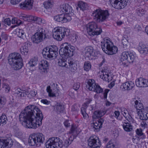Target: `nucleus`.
Segmentation results:
<instances>
[{"label": "nucleus", "mask_w": 148, "mask_h": 148, "mask_svg": "<svg viewBox=\"0 0 148 148\" xmlns=\"http://www.w3.org/2000/svg\"><path fill=\"white\" fill-rule=\"evenodd\" d=\"M58 49L56 46H51L44 48L42 53L43 57L46 59L56 57L58 54Z\"/></svg>", "instance_id": "nucleus-8"}, {"label": "nucleus", "mask_w": 148, "mask_h": 148, "mask_svg": "<svg viewBox=\"0 0 148 148\" xmlns=\"http://www.w3.org/2000/svg\"><path fill=\"white\" fill-rule=\"evenodd\" d=\"M103 122V120L102 119H100L93 123V128L94 129V131H98L99 130L101 127Z\"/></svg>", "instance_id": "nucleus-29"}, {"label": "nucleus", "mask_w": 148, "mask_h": 148, "mask_svg": "<svg viewBox=\"0 0 148 148\" xmlns=\"http://www.w3.org/2000/svg\"><path fill=\"white\" fill-rule=\"evenodd\" d=\"M91 65L90 62L89 61H87L84 63V69L86 71H89L91 68Z\"/></svg>", "instance_id": "nucleus-42"}, {"label": "nucleus", "mask_w": 148, "mask_h": 148, "mask_svg": "<svg viewBox=\"0 0 148 148\" xmlns=\"http://www.w3.org/2000/svg\"><path fill=\"white\" fill-rule=\"evenodd\" d=\"M34 22H36V23L39 25H41L45 23V20L40 17L36 16L35 17Z\"/></svg>", "instance_id": "nucleus-41"}, {"label": "nucleus", "mask_w": 148, "mask_h": 148, "mask_svg": "<svg viewBox=\"0 0 148 148\" xmlns=\"http://www.w3.org/2000/svg\"><path fill=\"white\" fill-rule=\"evenodd\" d=\"M88 143L91 148H100L101 146L100 140L96 136H90L88 139Z\"/></svg>", "instance_id": "nucleus-12"}, {"label": "nucleus", "mask_w": 148, "mask_h": 148, "mask_svg": "<svg viewBox=\"0 0 148 148\" xmlns=\"http://www.w3.org/2000/svg\"><path fill=\"white\" fill-rule=\"evenodd\" d=\"M134 101L135 103L134 106L137 110V113L138 115L142 112L143 110L145 108H143V105L142 103L139 102V101L135 99H133L132 101Z\"/></svg>", "instance_id": "nucleus-23"}, {"label": "nucleus", "mask_w": 148, "mask_h": 148, "mask_svg": "<svg viewBox=\"0 0 148 148\" xmlns=\"http://www.w3.org/2000/svg\"><path fill=\"white\" fill-rule=\"evenodd\" d=\"M63 145L62 140L58 137L50 138L46 142V148H61Z\"/></svg>", "instance_id": "nucleus-10"}, {"label": "nucleus", "mask_w": 148, "mask_h": 148, "mask_svg": "<svg viewBox=\"0 0 148 148\" xmlns=\"http://www.w3.org/2000/svg\"><path fill=\"white\" fill-rule=\"evenodd\" d=\"M93 91L97 93H100L102 92L103 89L98 84H97Z\"/></svg>", "instance_id": "nucleus-48"}, {"label": "nucleus", "mask_w": 148, "mask_h": 148, "mask_svg": "<svg viewBox=\"0 0 148 148\" xmlns=\"http://www.w3.org/2000/svg\"><path fill=\"white\" fill-rule=\"evenodd\" d=\"M77 127L76 125H72L70 131L69 132L70 134L73 133L75 132H76Z\"/></svg>", "instance_id": "nucleus-54"}, {"label": "nucleus", "mask_w": 148, "mask_h": 148, "mask_svg": "<svg viewBox=\"0 0 148 148\" xmlns=\"http://www.w3.org/2000/svg\"><path fill=\"white\" fill-rule=\"evenodd\" d=\"M80 84L79 82H77L75 83L73 85V88L75 90H77L79 89L80 87Z\"/></svg>", "instance_id": "nucleus-57"}, {"label": "nucleus", "mask_w": 148, "mask_h": 148, "mask_svg": "<svg viewBox=\"0 0 148 148\" xmlns=\"http://www.w3.org/2000/svg\"><path fill=\"white\" fill-rule=\"evenodd\" d=\"M60 10L65 14L70 15H73V10L72 7L68 4H63L60 6Z\"/></svg>", "instance_id": "nucleus-18"}, {"label": "nucleus", "mask_w": 148, "mask_h": 148, "mask_svg": "<svg viewBox=\"0 0 148 148\" xmlns=\"http://www.w3.org/2000/svg\"><path fill=\"white\" fill-rule=\"evenodd\" d=\"M0 120H1V124H5L6 123V121L7 120V118L5 115L2 114L0 117Z\"/></svg>", "instance_id": "nucleus-47"}, {"label": "nucleus", "mask_w": 148, "mask_h": 148, "mask_svg": "<svg viewBox=\"0 0 148 148\" xmlns=\"http://www.w3.org/2000/svg\"><path fill=\"white\" fill-rule=\"evenodd\" d=\"M102 32V29L100 27H98L97 26V27L95 30L94 31L92 32V36H94L95 35H98L100 34Z\"/></svg>", "instance_id": "nucleus-45"}, {"label": "nucleus", "mask_w": 148, "mask_h": 148, "mask_svg": "<svg viewBox=\"0 0 148 148\" xmlns=\"http://www.w3.org/2000/svg\"><path fill=\"white\" fill-rule=\"evenodd\" d=\"M44 140L45 138L43 134L38 133L29 137L28 143L30 146H38L42 143Z\"/></svg>", "instance_id": "nucleus-6"}, {"label": "nucleus", "mask_w": 148, "mask_h": 148, "mask_svg": "<svg viewBox=\"0 0 148 148\" xmlns=\"http://www.w3.org/2000/svg\"><path fill=\"white\" fill-rule=\"evenodd\" d=\"M37 94V92L36 90H31L29 93V92L28 95V97L29 98L34 97Z\"/></svg>", "instance_id": "nucleus-50"}, {"label": "nucleus", "mask_w": 148, "mask_h": 148, "mask_svg": "<svg viewBox=\"0 0 148 148\" xmlns=\"http://www.w3.org/2000/svg\"><path fill=\"white\" fill-rule=\"evenodd\" d=\"M45 30L42 28L38 27L36 32L32 37V41L33 42L38 44L43 41V36L46 37V34L44 33Z\"/></svg>", "instance_id": "nucleus-11"}, {"label": "nucleus", "mask_w": 148, "mask_h": 148, "mask_svg": "<svg viewBox=\"0 0 148 148\" xmlns=\"http://www.w3.org/2000/svg\"><path fill=\"white\" fill-rule=\"evenodd\" d=\"M69 14H62L56 16L54 17V20L58 22L62 23L69 22L71 19V16Z\"/></svg>", "instance_id": "nucleus-14"}, {"label": "nucleus", "mask_w": 148, "mask_h": 148, "mask_svg": "<svg viewBox=\"0 0 148 148\" xmlns=\"http://www.w3.org/2000/svg\"><path fill=\"white\" fill-rule=\"evenodd\" d=\"M108 92V90L106 89L105 90L104 92L103 93V97L104 99H106Z\"/></svg>", "instance_id": "nucleus-64"}, {"label": "nucleus", "mask_w": 148, "mask_h": 148, "mask_svg": "<svg viewBox=\"0 0 148 148\" xmlns=\"http://www.w3.org/2000/svg\"><path fill=\"white\" fill-rule=\"evenodd\" d=\"M147 79L142 77H140L136 80V84L137 86L140 87H146V82Z\"/></svg>", "instance_id": "nucleus-28"}, {"label": "nucleus", "mask_w": 148, "mask_h": 148, "mask_svg": "<svg viewBox=\"0 0 148 148\" xmlns=\"http://www.w3.org/2000/svg\"><path fill=\"white\" fill-rule=\"evenodd\" d=\"M116 143L112 140L109 141L106 145V148H117Z\"/></svg>", "instance_id": "nucleus-39"}, {"label": "nucleus", "mask_w": 148, "mask_h": 148, "mask_svg": "<svg viewBox=\"0 0 148 148\" xmlns=\"http://www.w3.org/2000/svg\"><path fill=\"white\" fill-rule=\"evenodd\" d=\"M72 140H73L72 138H71V137H70L68 139L66 140L64 142L65 146L66 147L68 146Z\"/></svg>", "instance_id": "nucleus-55"}, {"label": "nucleus", "mask_w": 148, "mask_h": 148, "mask_svg": "<svg viewBox=\"0 0 148 148\" xmlns=\"http://www.w3.org/2000/svg\"><path fill=\"white\" fill-rule=\"evenodd\" d=\"M12 140L10 138L4 139H0V148H4L8 147H10L13 144Z\"/></svg>", "instance_id": "nucleus-19"}, {"label": "nucleus", "mask_w": 148, "mask_h": 148, "mask_svg": "<svg viewBox=\"0 0 148 148\" xmlns=\"http://www.w3.org/2000/svg\"><path fill=\"white\" fill-rule=\"evenodd\" d=\"M138 50L141 55H146L148 54V45L142 43H140Z\"/></svg>", "instance_id": "nucleus-21"}, {"label": "nucleus", "mask_w": 148, "mask_h": 148, "mask_svg": "<svg viewBox=\"0 0 148 148\" xmlns=\"http://www.w3.org/2000/svg\"><path fill=\"white\" fill-rule=\"evenodd\" d=\"M20 121L26 123V127L35 129L42 124L43 116L40 109L34 105L26 107L19 115Z\"/></svg>", "instance_id": "nucleus-1"}, {"label": "nucleus", "mask_w": 148, "mask_h": 148, "mask_svg": "<svg viewBox=\"0 0 148 148\" xmlns=\"http://www.w3.org/2000/svg\"><path fill=\"white\" fill-rule=\"evenodd\" d=\"M48 66V62L45 60H43L39 62L38 68L42 72H47Z\"/></svg>", "instance_id": "nucleus-22"}, {"label": "nucleus", "mask_w": 148, "mask_h": 148, "mask_svg": "<svg viewBox=\"0 0 148 148\" xmlns=\"http://www.w3.org/2000/svg\"><path fill=\"white\" fill-rule=\"evenodd\" d=\"M78 38V37L77 36L76 34H73V36H72L70 37L71 40L73 42H75L76 40Z\"/></svg>", "instance_id": "nucleus-56"}, {"label": "nucleus", "mask_w": 148, "mask_h": 148, "mask_svg": "<svg viewBox=\"0 0 148 148\" xmlns=\"http://www.w3.org/2000/svg\"><path fill=\"white\" fill-rule=\"evenodd\" d=\"M142 111V112L139 115L140 119L142 120H148V107L145 108Z\"/></svg>", "instance_id": "nucleus-31"}, {"label": "nucleus", "mask_w": 148, "mask_h": 148, "mask_svg": "<svg viewBox=\"0 0 148 148\" xmlns=\"http://www.w3.org/2000/svg\"><path fill=\"white\" fill-rule=\"evenodd\" d=\"M70 30L64 27L55 28L53 31V36L56 40L61 41L65 36L70 34Z\"/></svg>", "instance_id": "nucleus-4"}, {"label": "nucleus", "mask_w": 148, "mask_h": 148, "mask_svg": "<svg viewBox=\"0 0 148 148\" xmlns=\"http://www.w3.org/2000/svg\"><path fill=\"white\" fill-rule=\"evenodd\" d=\"M54 4L53 0H48L45 1L43 5L45 8L47 9H49L53 6Z\"/></svg>", "instance_id": "nucleus-32"}, {"label": "nucleus", "mask_w": 148, "mask_h": 148, "mask_svg": "<svg viewBox=\"0 0 148 148\" xmlns=\"http://www.w3.org/2000/svg\"><path fill=\"white\" fill-rule=\"evenodd\" d=\"M99 74L100 77L103 80L110 82L112 80V77L111 76L109 70L106 67L104 68L100 71Z\"/></svg>", "instance_id": "nucleus-15"}, {"label": "nucleus", "mask_w": 148, "mask_h": 148, "mask_svg": "<svg viewBox=\"0 0 148 148\" xmlns=\"http://www.w3.org/2000/svg\"><path fill=\"white\" fill-rule=\"evenodd\" d=\"M46 90L48 93V95L49 97H56V94L52 92V90L50 86H47Z\"/></svg>", "instance_id": "nucleus-44"}, {"label": "nucleus", "mask_w": 148, "mask_h": 148, "mask_svg": "<svg viewBox=\"0 0 148 148\" xmlns=\"http://www.w3.org/2000/svg\"><path fill=\"white\" fill-rule=\"evenodd\" d=\"M41 101L42 103L47 105H49L50 103L49 101H48L46 99L42 100Z\"/></svg>", "instance_id": "nucleus-61"}, {"label": "nucleus", "mask_w": 148, "mask_h": 148, "mask_svg": "<svg viewBox=\"0 0 148 148\" xmlns=\"http://www.w3.org/2000/svg\"><path fill=\"white\" fill-rule=\"evenodd\" d=\"M20 51L22 54L26 55L27 53L28 52V48L27 46L24 45L21 47Z\"/></svg>", "instance_id": "nucleus-43"}, {"label": "nucleus", "mask_w": 148, "mask_h": 148, "mask_svg": "<svg viewBox=\"0 0 148 148\" xmlns=\"http://www.w3.org/2000/svg\"><path fill=\"white\" fill-rule=\"evenodd\" d=\"M86 88L90 91H93L97 85L95 81L93 79H89L87 82Z\"/></svg>", "instance_id": "nucleus-27"}, {"label": "nucleus", "mask_w": 148, "mask_h": 148, "mask_svg": "<svg viewBox=\"0 0 148 148\" xmlns=\"http://www.w3.org/2000/svg\"><path fill=\"white\" fill-rule=\"evenodd\" d=\"M16 93L18 95V97H26L28 95L29 92L27 90H17L16 91Z\"/></svg>", "instance_id": "nucleus-36"}, {"label": "nucleus", "mask_w": 148, "mask_h": 148, "mask_svg": "<svg viewBox=\"0 0 148 148\" xmlns=\"http://www.w3.org/2000/svg\"><path fill=\"white\" fill-rule=\"evenodd\" d=\"M18 20L17 18H12L11 21V22L12 24H17L18 23Z\"/></svg>", "instance_id": "nucleus-63"}, {"label": "nucleus", "mask_w": 148, "mask_h": 148, "mask_svg": "<svg viewBox=\"0 0 148 148\" xmlns=\"http://www.w3.org/2000/svg\"><path fill=\"white\" fill-rule=\"evenodd\" d=\"M114 116L117 119L120 120L121 119L119 117L120 112L119 111H115L114 112Z\"/></svg>", "instance_id": "nucleus-59"}, {"label": "nucleus", "mask_w": 148, "mask_h": 148, "mask_svg": "<svg viewBox=\"0 0 148 148\" xmlns=\"http://www.w3.org/2000/svg\"><path fill=\"white\" fill-rule=\"evenodd\" d=\"M62 47L60 49L59 52L60 55L66 57L72 56L74 54L75 48L73 46L67 42L63 43Z\"/></svg>", "instance_id": "nucleus-5"}, {"label": "nucleus", "mask_w": 148, "mask_h": 148, "mask_svg": "<svg viewBox=\"0 0 148 148\" xmlns=\"http://www.w3.org/2000/svg\"><path fill=\"white\" fill-rule=\"evenodd\" d=\"M87 106L86 105L83 106L81 108V112L84 118L85 119H87L88 117V115L86 113V110L87 108Z\"/></svg>", "instance_id": "nucleus-37"}, {"label": "nucleus", "mask_w": 148, "mask_h": 148, "mask_svg": "<svg viewBox=\"0 0 148 148\" xmlns=\"http://www.w3.org/2000/svg\"><path fill=\"white\" fill-rule=\"evenodd\" d=\"M34 0H25L19 5L20 8L23 9L30 10L32 8Z\"/></svg>", "instance_id": "nucleus-20"}, {"label": "nucleus", "mask_w": 148, "mask_h": 148, "mask_svg": "<svg viewBox=\"0 0 148 148\" xmlns=\"http://www.w3.org/2000/svg\"><path fill=\"white\" fill-rule=\"evenodd\" d=\"M93 20L95 22H91L87 25V30L88 34L92 36V33L97 27V25L96 23H101L106 20L108 18L109 14L107 10H103L98 8L94 10L92 14Z\"/></svg>", "instance_id": "nucleus-2"}, {"label": "nucleus", "mask_w": 148, "mask_h": 148, "mask_svg": "<svg viewBox=\"0 0 148 148\" xmlns=\"http://www.w3.org/2000/svg\"><path fill=\"white\" fill-rule=\"evenodd\" d=\"M6 101V99L5 97H0V108L1 107L5 104Z\"/></svg>", "instance_id": "nucleus-52"}, {"label": "nucleus", "mask_w": 148, "mask_h": 148, "mask_svg": "<svg viewBox=\"0 0 148 148\" xmlns=\"http://www.w3.org/2000/svg\"><path fill=\"white\" fill-rule=\"evenodd\" d=\"M20 1L18 0H11L10 3H11L13 5H15L18 4L19 3Z\"/></svg>", "instance_id": "nucleus-62"}, {"label": "nucleus", "mask_w": 148, "mask_h": 148, "mask_svg": "<svg viewBox=\"0 0 148 148\" xmlns=\"http://www.w3.org/2000/svg\"><path fill=\"white\" fill-rule=\"evenodd\" d=\"M16 34L19 38L24 40H26V37L24 31L22 29H17Z\"/></svg>", "instance_id": "nucleus-35"}, {"label": "nucleus", "mask_w": 148, "mask_h": 148, "mask_svg": "<svg viewBox=\"0 0 148 148\" xmlns=\"http://www.w3.org/2000/svg\"><path fill=\"white\" fill-rule=\"evenodd\" d=\"M126 122H122V125L125 131L127 132H130L133 130L132 125L130 124V123Z\"/></svg>", "instance_id": "nucleus-30"}, {"label": "nucleus", "mask_w": 148, "mask_h": 148, "mask_svg": "<svg viewBox=\"0 0 148 148\" xmlns=\"http://www.w3.org/2000/svg\"><path fill=\"white\" fill-rule=\"evenodd\" d=\"M117 51V47L116 46H114L113 45V46H112V47H111L107 51H106L105 53L109 55H111L116 53Z\"/></svg>", "instance_id": "nucleus-34"}, {"label": "nucleus", "mask_w": 148, "mask_h": 148, "mask_svg": "<svg viewBox=\"0 0 148 148\" xmlns=\"http://www.w3.org/2000/svg\"><path fill=\"white\" fill-rule=\"evenodd\" d=\"M67 60L62 58L59 59L58 62V64L59 66L62 67H69L71 72H75L77 69V65L73 62L71 59H69L67 62Z\"/></svg>", "instance_id": "nucleus-9"}, {"label": "nucleus", "mask_w": 148, "mask_h": 148, "mask_svg": "<svg viewBox=\"0 0 148 148\" xmlns=\"http://www.w3.org/2000/svg\"><path fill=\"white\" fill-rule=\"evenodd\" d=\"M56 108L57 110L60 112H63L64 110V107L60 104H58L56 106Z\"/></svg>", "instance_id": "nucleus-51"}, {"label": "nucleus", "mask_w": 148, "mask_h": 148, "mask_svg": "<svg viewBox=\"0 0 148 148\" xmlns=\"http://www.w3.org/2000/svg\"><path fill=\"white\" fill-rule=\"evenodd\" d=\"M78 5L79 7L83 10H86L88 8L87 4L82 1H79V2Z\"/></svg>", "instance_id": "nucleus-38"}, {"label": "nucleus", "mask_w": 148, "mask_h": 148, "mask_svg": "<svg viewBox=\"0 0 148 148\" xmlns=\"http://www.w3.org/2000/svg\"><path fill=\"white\" fill-rule=\"evenodd\" d=\"M10 58L8 59L9 63L13 66L15 70H18L22 67L23 64L21 55L17 53H14L11 54Z\"/></svg>", "instance_id": "nucleus-3"}, {"label": "nucleus", "mask_w": 148, "mask_h": 148, "mask_svg": "<svg viewBox=\"0 0 148 148\" xmlns=\"http://www.w3.org/2000/svg\"><path fill=\"white\" fill-rule=\"evenodd\" d=\"M112 7L116 9L124 8L127 5L128 0H110Z\"/></svg>", "instance_id": "nucleus-13"}, {"label": "nucleus", "mask_w": 148, "mask_h": 148, "mask_svg": "<svg viewBox=\"0 0 148 148\" xmlns=\"http://www.w3.org/2000/svg\"><path fill=\"white\" fill-rule=\"evenodd\" d=\"M140 125L142 127L145 128L147 127V124L146 123L145 121H142L140 123Z\"/></svg>", "instance_id": "nucleus-60"}, {"label": "nucleus", "mask_w": 148, "mask_h": 148, "mask_svg": "<svg viewBox=\"0 0 148 148\" xmlns=\"http://www.w3.org/2000/svg\"><path fill=\"white\" fill-rule=\"evenodd\" d=\"M101 48L105 53L106 51L112 47V46H113V42L108 38H105L103 42H101Z\"/></svg>", "instance_id": "nucleus-17"}, {"label": "nucleus", "mask_w": 148, "mask_h": 148, "mask_svg": "<svg viewBox=\"0 0 148 148\" xmlns=\"http://www.w3.org/2000/svg\"><path fill=\"white\" fill-rule=\"evenodd\" d=\"M35 16L30 15H26V16H23V19L25 21L31 22L32 21H34Z\"/></svg>", "instance_id": "nucleus-40"}, {"label": "nucleus", "mask_w": 148, "mask_h": 148, "mask_svg": "<svg viewBox=\"0 0 148 148\" xmlns=\"http://www.w3.org/2000/svg\"><path fill=\"white\" fill-rule=\"evenodd\" d=\"M136 134L139 137H141L142 138H145V136L143 133L142 132L141 129H137L136 130Z\"/></svg>", "instance_id": "nucleus-46"}, {"label": "nucleus", "mask_w": 148, "mask_h": 148, "mask_svg": "<svg viewBox=\"0 0 148 148\" xmlns=\"http://www.w3.org/2000/svg\"><path fill=\"white\" fill-rule=\"evenodd\" d=\"M3 86L5 92L8 93L9 92L10 90V87L8 84L3 83Z\"/></svg>", "instance_id": "nucleus-53"}, {"label": "nucleus", "mask_w": 148, "mask_h": 148, "mask_svg": "<svg viewBox=\"0 0 148 148\" xmlns=\"http://www.w3.org/2000/svg\"><path fill=\"white\" fill-rule=\"evenodd\" d=\"M4 22L5 24L10 25L11 24V21L10 18H7L4 20Z\"/></svg>", "instance_id": "nucleus-58"}, {"label": "nucleus", "mask_w": 148, "mask_h": 148, "mask_svg": "<svg viewBox=\"0 0 148 148\" xmlns=\"http://www.w3.org/2000/svg\"><path fill=\"white\" fill-rule=\"evenodd\" d=\"M146 12V11L143 8H139L136 10V12L140 16L143 15Z\"/></svg>", "instance_id": "nucleus-49"}, {"label": "nucleus", "mask_w": 148, "mask_h": 148, "mask_svg": "<svg viewBox=\"0 0 148 148\" xmlns=\"http://www.w3.org/2000/svg\"><path fill=\"white\" fill-rule=\"evenodd\" d=\"M135 86L134 83L132 81L127 82L122 84L121 87L125 90H129L132 89Z\"/></svg>", "instance_id": "nucleus-26"}, {"label": "nucleus", "mask_w": 148, "mask_h": 148, "mask_svg": "<svg viewBox=\"0 0 148 148\" xmlns=\"http://www.w3.org/2000/svg\"><path fill=\"white\" fill-rule=\"evenodd\" d=\"M84 53L85 56L88 58L89 60H92L96 56L95 51L91 47H86Z\"/></svg>", "instance_id": "nucleus-16"}, {"label": "nucleus", "mask_w": 148, "mask_h": 148, "mask_svg": "<svg viewBox=\"0 0 148 148\" xmlns=\"http://www.w3.org/2000/svg\"><path fill=\"white\" fill-rule=\"evenodd\" d=\"M121 112L125 119L130 123H133L134 119L129 115V113L127 110L125 108H121Z\"/></svg>", "instance_id": "nucleus-24"}, {"label": "nucleus", "mask_w": 148, "mask_h": 148, "mask_svg": "<svg viewBox=\"0 0 148 148\" xmlns=\"http://www.w3.org/2000/svg\"><path fill=\"white\" fill-rule=\"evenodd\" d=\"M106 112L102 110L96 111L92 115L93 118L95 119H98L104 115Z\"/></svg>", "instance_id": "nucleus-33"}, {"label": "nucleus", "mask_w": 148, "mask_h": 148, "mask_svg": "<svg viewBox=\"0 0 148 148\" xmlns=\"http://www.w3.org/2000/svg\"><path fill=\"white\" fill-rule=\"evenodd\" d=\"M38 60L34 58L31 59L27 64V67L30 70L32 71L35 68V66L37 64Z\"/></svg>", "instance_id": "nucleus-25"}, {"label": "nucleus", "mask_w": 148, "mask_h": 148, "mask_svg": "<svg viewBox=\"0 0 148 148\" xmlns=\"http://www.w3.org/2000/svg\"><path fill=\"white\" fill-rule=\"evenodd\" d=\"M135 58V55L133 53L125 51L121 54L120 61L124 66H127L134 61Z\"/></svg>", "instance_id": "nucleus-7"}]
</instances>
